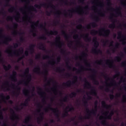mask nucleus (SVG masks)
<instances>
[{
  "label": "nucleus",
  "instance_id": "nucleus-49",
  "mask_svg": "<svg viewBox=\"0 0 126 126\" xmlns=\"http://www.w3.org/2000/svg\"><path fill=\"white\" fill-rule=\"evenodd\" d=\"M1 11H0V14L3 15L4 16H6V13L4 11V9L2 8Z\"/></svg>",
  "mask_w": 126,
  "mask_h": 126
},
{
  "label": "nucleus",
  "instance_id": "nucleus-20",
  "mask_svg": "<svg viewBox=\"0 0 126 126\" xmlns=\"http://www.w3.org/2000/svg\"><path fill=\"white\" fill-rule=\"evenodd\" d=\"M110 20H111L112 23L109 26V28H111L112 29H115L116 28V22H117V19H114L113 16L109 17Z\"/></svg>",
  "mask_w": 126,
  "mask_h": 126
},
{
  "label": "nucleus",
  "instance_id": "nucleus-16",
  "mask_svg": "<svg viewBox=\"0 0 126 126\" xmlns=\"http://www.w3.org/2000/svg\"><path fill=\"white\" fill-rule=\"evenodd\" d=\"M123 32H118V37L117 39L118 40H121L120 41L122 42V45L125 46V45H126V37L125 36H122Z\"/></svg>",
  "mask_w": 126,
  "mask_h": 126
},
{
  "label": "nucleus",
  "instance_id": "nucleus-31",
  "mask_svg": "<svg viewBox=\"0 0 126 126\" xmlns=\"http://www.w3.org/2000/svg\"><path fill=\"white\" fill-rule=\"evenodd\" d=\"M77 65L78 66H81L80 69L77 71V73H80L81 72L83 71V70H85V68L84 67V66L80 64V63H77Z\"/></svg>",
  "mask_w": 126,
  "mask_h": 126
},
{
  "label": "nucleus",
  "instance_id": "nucleus-44",
  "mask_svg": "<svg viewBox=\"0 0 126 126\" xmlns=\"http://www.w3.org/2000/svg\"><path fill=\"white\" fill-rule=\"evenodd\" d=\"M114 60L116 62H118V63H120V62L122 61V58L120 56H116L115 57Z\"/></svg>",
  "mask_w": 126,
  "mask_h": 126
},
{
  "label": "nucleus",
  "instance_id": "nucleus-39",
  "mask_svg": "<svg viewBox=\"0 0 126 126\" xmlns=\"http://www.w3.org/2000/svg\"><path fill=\"white\" fill-rule=\"evenodd\" d=\"M83 99L84 100H83L84 106L85 107H88V101L87 100V99H86V97H84Z\"/></svg>",
  "mask_w": 126,
  "mask_h": 126
},
{
  "label": "nucleus",
  "instance_id": "nucleus-30",
  "mask_svg": "<svg viewBox=\"0 0 126 126\" xmlns=\"http://www.w3.org/2000/svg\"><path fill=\"white\" fill-rule=\"evenodd\" d=\"M48 5L47 3H41L39 5L35 4L34 5V7L36 8H38V9H41L42 6H43L44 7H46Z\"/></svg>",
  "mask_w": 126,
  "mask_h": 126
},
{
  "label": "nucleus",
  "instance_id": "nucleus-8",
  "mask_svg": "<svg viewBox=\"0 0 126 126\" xmlns=\"http://www.w3.org/2000/svg\"><path fill=\"white\" fill-rule=\"evenodd\" d=\"M23 93L25 96L28 97V98L25 100L24 103H21L20 105L21 107H27L29 105V102L31 101V96L29 94V90L27 89H25L23 91Z\"/></svg>",
  "mask_w": 126,
  "mask_h": 126
},
{
  "label": "nucleus",
  "instance_id": "nucleus-37",
  "mask_svg": "<svg viewBox=\"0 0 126 126\" xmlns=\"http://www.w3.org/2000/svg\"><path fill=\"white\" fill-rule=\"evenodd\" d=\"M56 72H60V73H62L63 72V71H65V69L63 68L62 69H61V67H57L56 69Z\"/></svg>",
  "mask_w": 126,
  "mask_h": 126
},
{
  "label": "nucleus",
  "instance_id": "nucleus-43",
  "mask_svg": "<svg viewBox=\"0 0 126 126\" xmlns=\"http://www.w3.org/2000/svg\"><path fill=\"white\" fill-rule=\"evenodd\" d=\"M76 95H77V94L73 92L71 93L70 94H69V97L70 98H75V97H76Z\"/></svg>",
  "mask_w": 126,
  "mask_h": 126
},
{
  "label": "nucleus",
  "instance_id": "nucleus-22",
  "mask_svg": "<svg viewBox=\"0 0 126 126\" xmlns=\"http://www.w3.org/2000/svg\"><path fill=\"white\" fill-rule=\"evenodd\" d=\"M106 63L110 68H113L115 67L114 65V60H110L109 59H107L106 60Z\"/></svg>",
  "mask_w": 126,
  "mask_h": 126
},
{
  "label": "nucleus",
  "instance_id": "nucleus-58",
  "mask_svg": "<svg viewBox=\"0 0 126 126\" xmlns=\"http://www.w3.org/2000/svg\"><path fill=\"white\" fill-rule=\"evenodd\" d=\"M17 27H18V24L14 23L13 25V28L14 29H17Z\"/></svg>",
  "mask_w": 126,
  "mask_h": 126
},
{
  "label": "nucleus",
  "instance_id": "nucleus-45",
  "mask_svg": "<svg viewBox=\"0 0 126 126\" xmlns=\"http://www.w3.org/2000/svg\"><path fill=\"white\" fill-rule=\"evenodd\" d=\"M119 46H120V43H117L115 45V48L112 49L113 53H115L116 52V49H118L119 48Z\"/></svg>",
  "mask_w": 126,
  "mask_h": 126
},
{
  "label": "nucleus",
  "instance_id": "nucleus-24",
  "mask_svg": "<svg viewBox=\"0 0 126 126\" xmlns=\"http://www.w3.org/2000/svg\"><path fill=\"white\" fill-rule=\"evenodd\" d=\"M10 112L11 113H12V117H11V120H19V117L18 116V115L15 114V112H14V110H13V109H11Z\"/></svg>",
  "mask_w": 126,
  "mask_h": 126
},
{
  "label": "nucleus",
  "instance_id": "nucleus-23",
  "mask_svg": "<svg viewBox=\"0 0 126 126\" xmlns=\"http://www.w3.org/2000/svg\"><path fill=\"white\" fill-rule=\"evenodd\" d=\"M121 9L122 8H121V7H119L116 9H115V8H111L110 9H108L107 10H115V11H116V15H117V16H121V15H122V12L121 11Z\"/></svg>",
  "mask_w": 126,
  "mask_h": 126
},
{
  "label": "nucleus",
  "instance_id": "nucleus-7",
  "mask_svg": "<svg viewBox=\"0 0 126 126\" xmlns=\"http://www.w3.org/2000/svg\"><path fill=\"white\" fill-rule=\"evenodd\" d=\"M93 41L94 43V48H93L92 50V53H93V54H95V55H99V54H102V50H101V49H98V47H99V42L97 41V37H95L94 38Z\"/></svg>",
  "mask_w": 126,
  "mask_h": 126
},
{
  "label": "nucleus",
  "instance_id": "nucleus-4",
  "mask_svg": "<svg viewBox=\"0 0 126 126\" xmlns=\"http://www.w3.org/2000/svg\"><path fill=\"white\" fill-rule=\"evenodd\" d=\"M83 61L84 63H85L86 66H87L88 67H90L89 68H86V70H89L90 71H92L93 73L92 76H90V77L93 80L94 85H99V81L97 80L95 78V73H96V70H95V69L91 68V64L88 63L87 60L83 59Z\"/></svg>",
  "mask_w": 126,
  "mask_h": 126
},
{
  "label": "nucleus",
  "instance_id": "nucleus-29",
  "mask_svg": "<svg viewBox=\"0 0 126 126\" xmlns=\"http://www.w3.org/2000/svg\"><path fill=\"white\" fill-rule=\"evenodd\" d=\"M43 120H44V113L43 112H41L39 114V117L37 118V123L38 124H41V122H42Z\"/></svg>",
  "mask_w": 126,
  "mask_h": 126
},
{
  "label": "nucleus",
  "instance_id": "nucleus-25",
  "mask_svg": "<svg viewBox=\"0 0 126 126\" xmlns=\"http://www.w3.org/2000/svg\"><path fill=\"white\" fill-rule=\"evenodd\" d=\"M81 38H83L86 42H91V37H89V34L87 33L85 35H81Z\"/></svg>",
  "mask_w": 126,
  "mask_h": 126
},
{
  "label": "nucleus",
  "instance_id": "nucleus-48",
  "mask_svg": "<svg viewBox=\"0 0 126 126\" xmlns=\"http://www.w3.org/2000/svg\"><path fill=\"white\" fill-rule=\"evenodd\" d=\"M66 109L67 110H68L69 109V110H68L69 112H71V111H74V107L72 106H71V107H69V106H67L66 107Z\"/></svg>",
  "mask_w": 126,
  "mask_h": 126
},
{
  "label": "nucleus",
  "instance_id": "nucleus-62",
  "mask_svg": "<svg viewBox=\"0 0 126 126\" xmlns=\"http://www.w3.org/2000/svg\"><path fill=\"white\" fill-rule=\"evenodd\" d=\"M94 19L95 22H98V21H100V18H99V17H94Z\"/></svg>",
  "mask_w": 126,
  "mask_h": 126
},
{
  "label": "nucleus",
  "instance_id": "nucleus-12",
  "mask_svg": "<svg viewBox=\"0 0 126 126\" xmlns=\"http://www.w3.org/2000/svg\"><path fill=\"white\" fill-rule=\"evenodd\" d=\"M56 42H60V44H56V46L58 47L60 49H61L60 53L63 55H66V51L63 49H62V46L63 45V43L61 42V36H58L56 38Z\"/></svg>",
  "mask_w": 126,
  "mask_h": 126
},
{
  "label": "nucleus",
  "instance_id": "nucleus-15",
  "mask_svg": "<svg viewBox=\"0 0 126 126\" xmlns=\"http://www.w3.org/2000/svg\"><path fill=\"white\" fill-rule=\"evenodd\" d=\"M73 78L74 80L73 81L69 80L66 83H63V86H64V87H70L72 85H74L76 83L78 77L77 76H74Z\"/></svg>",
  "mask_w": 126,
  "mask_h": 126
},
{
  "label": "nucleus",
  "instance_id": "nucleus-27",
  "mask_svg": "<svg viewBox=\"0 0 126 126\" xmlns=\"http://www.w3.org/2000/svg\"><path fill=\"white\" fill-rule=\"evenodd\" d=\"M101 105L103 108H105V109H107V110H109L112 108V105H107L106 103V101H105L104 100L101 102Z\"/></svg>",
  "mask_w": 126,
  "mask_h": 126
},
{
  "label": "nucleus",
  "instance_id": "nucleus-57",
  "mask_svg": "<svg viewBox=\"0 0 126 126\" xmlns=\"http://www.w3.org/2000/svg\"><path fill=\"white\" fill-rule=\"evenodd\" d=\"M95 63H97V64H102L103 61L102 60L97 61L95 62Z\"/></svg>",
  "mask_w": 126,
  "mask_h": 126
},
{
  "label": "nucleus",
  "instance_id": "nucleus-52",
  "mask_svg": "<svg viewBox=\"0 0 126 126\" xmlns=\"http://www.w3.org/2000/svg\"><path fill=\"white\" fill-rule=\"evenodd\" d=\"M40 40H47V37L45 35H43L41 36L38 37Z\"/></svg>",
  "mask_w": 126,
  "mask_h": 126
},
{
  "label": "nucleus",
  "instance_id": "nucleus-34",
  "mask_svg": "<svg viewBox=\"0 0 126 126\" xmlns=\"http://www.w3.org/2000/svg\"><path fill=\"white\" fill-rule=\"evenodd\" d=\"M3 67L5 71H8V70L11 68V65L9 64L7 66H6L5 64H3Z\"/></svg>",
  "mask_w": 126,
  "mask_h": 126
},
{
  "label": "nucleus",
  "instance_id": "nucleus-11",
  "mask_svg": "<svg viewBox=\"0 0 126 126\" xmlns=\"http://www.w3.org/2000/svg\"><path fill=\"white\" fill-rule=\"evenodd\" d=\"M28 18L29 19L28 20V22H29V23H31L32 24L31 27L32 28V30L31 31V32L32 33V36L33 37H36L37 36V33L35 32V26H38L39 25V23L40 21H37L36 22H32V20H31V18H30V17L27 16Z\"/></svg>",
  "mask_w": 126,
  "mask_h": 126
},
{
  "label": "nucleus",
  "instance_id": "nucleus-53",
  "mask_svg": "<svg viewBox=\"0 0 126 126\" xmlns=\"http://www.w3.org/2000/svg\"><path fill=\"white\" fill-rule=\"evenodd\" d=\"M61 13H62V12H61L60 10H58L55 13V15H57V17H60Z\"/></svg>",
  "mask_w": 126,
  "mask_h": 126
},
{
  "label": "nucleus",
  "instance_id": "nucleus-61",
  "mask_svg": "<svg viewBox=\"0 0 126 126\" xmlns=\"http://www.w3.org/2000/svg\"><path fill=\"white\" fill-rule=\"evenodd\" d=\"M1 89H3V91H5V90H6V91H9V90H10L9 88H7L6 87H3V86H2Z\"/></svg>",
  "mask_w": 126,
  "mask_h": 126
},
{
  "label": "nucleus",
  "instance_id": "nucleus-56",
  "mask_svg": "<svg viewBox=\"0 0 126 126\" xmlns=\"http://www.w3.org/2000/svg\"><path fill=\"white\" fill-rule=\"evenodd\" d=\"M43 60H48L51 59V57L49 55H45L42 57Z\"/></svg>",
  "mask_w": 126,
  "mask_h": 126
},
{
  "label": "nucleus",
  "instance_id": "nucleus-19",
  "mask_svg": "<svg viewBox=\"0 0 126 126\" xmlns=\"http://www.w3.org/2000/svg\"><path fill=\"white\" fill-rule=\"evenodd\" d=\"M11 86H12L13 89H16L17 90L16 92H13V95H15V96H18L19 95V93H20V90H21V88L17 86H16L15 84H12Z\"/></svg>",
  "mask_w": 126,
  "mask_h": 126
},
{
  "label": "nucleus",
  "instance_id": "nucleus-6",
  "mask_svg": "<svg viewBox=\"0 0 126 126\" xmlns=\"http://www.w3.org/2000/svg\"><path fill=\"white\" fill-rule=\"evenodd\" d=\"M98 109V101L96 100L94 102V109H92V110H89L88 108H86L87 111V118L85 119H90L91 118V115L96 116L97 114V110Z\"/></svg>",
  "mask_w": 126,
  "mask_h": 126
},
{
  "label": "nucleus",
  "instance_id": "nucleus-46",
  "mask_svg": "<svg viewBox=\"0 0 126 126\" xmlns=\"http://www.w3.org/2000/svg\"><path fill=\"white\" fill-rule=\"evenodd\" d=\"M101 124L102 125V126H108V123H107V121H106L105 119L101 121Z\"/></svg>",
  "mask_w": 126,
  "mask_h": 126
},
{
  "label": "nucleus",
  "instance_id": "nucleus-60",
  "mask_svg": "<svg viewBox=\"0 0 126 126\" xmlns=\"http://www.w3.org/2000/svg\"><path fill=\"white\" fill-rule=\"evenodd\" d=\"M3 32V29H0V37L1 38H3L2 36L4 35H2V33Z\"/></svg>",
  "mask_w": 126,
  "mask_h": 126
},
{
  "label": "nucleus",
  "instance_id": "nucleus-13",
  "mask_svg": "<svg viewBox=\"0 0 126 126\" xmlns=\"http://www.w3.org/2000/svg\"><path fill=\"white\" fill-rule=\"evenodd\" d=\"M39 26L41 29H43L44 31H45V33H46V35H47L48 36H50L51 35H58V34L59 33L57 31H51L50 32H48V30H47V29L44 26V25L42 24L39 25Z\"/></svg>",
  "mask_w": 126,
  "mask_h": 126
},
{
  "label": "nucleus",
  "instance_id": "nucleus-9",
  "mask_svg": "<svg viewBox=\"0 0 126 126\" xmlns=\"http://www.w3.org/2000/svg\"><path fill=\"white\" fill-rule=\"evenodd\" d=\"M50 110L52 111L55 116L57 117V119H58V121H60L61 119H60L59 109H58L57 108H53V107H52V105L51 104H48V106L46 108H44V111L45 113H48Z\"/></svg>",
  "mask_w": 126,
  "mask_h": 126
},
{
  "label": "nucleus",
  "instance_id": "nucleus-42",
  "mask_svg": "<svg viewBox=\"0 0 126 126\" xmlns=\"http://www.w3.org/2000/svg\"><path fill=\"white\" fill-rule=\"evenodd\" d=\"M31 120V117L28 116L26 119L25 120L24 123V124H28L29 122H30V120Z\"/></svg>",
  "mask_w": 126,
  "mask_h": 126
},
{
  "label": "nucleus",
  "instance_id": "nucleus-36",
  "mask_svg": "<svg viewBox=\"0 0 126 126\" xmlns=\"http://www.w3.org/2000/svg\"><path fill=\"white\" fill-rule=\"evenodd\" d=\"M16 12L17 13V15L14 16V17L16 19V21H17V22H19V19L20 18V13H19V12L17 11H16Z\"/></svg>",
  "mask_w": 126,
  "mask_h": 126
},
{
  "label": "nucleus",
  "instance_id": "nucleus-33",
  "mask_svg": "<svg viewBox=\"0 0 126 126\" xmlns=\"http://www.w3.org/2000/svg\"><path fill=\"white\" fill-rule=\"evenodd\" d=\"M114 114H115V113L114 112V111H111L109 113V115L106 116L105 119L107 120H112V117L113 116Z\"/></svg>",
  "mask_w": 126,
  "mask_h": 126
},
{
  "label": "nucleus",
  "instance_id": "nucleus-2",
  "mask_svg": "<svg viewBox=\"0 0 126 126\" xmlns=\"http://www.w3.org/2000/svg\"><path fill=\"white\" fill-rule=\"evenodd\" d=\"M33 71L35 73H37V74H42L44 75L45 81H47V84H50L51 81H52L53 83H54V84H58V83H57L56 81L52 80V79H50L49 81H48V77H47V76H48V69H45L43 72H41V68H40V66H37L33 69Z\"/></svg>",
  "mask_w": 126,
  "mask_h": 126
},
{
  "label": "nucleus",
  "instance_id": "nucleus-47",
  "mask_svg": "<svg viewBox=\"0 0 126 126\" xmlns=\"http://www.w3.org/2000/svg\"><path fill=\"white\" fill-rule=\"evenodd\" d=\"M56 61H55L54 60H53L52 61L48 62V64H50L51 65H55V64H56Z\"/></svg>",
  "mask_w": 126,
  "mask_h": 126
},
{
  "label": "nucleus",
  "instance_id": "nucleus-38",
  "mask_svg": "<svg viewBox=\"0 0 126 126\" xmlns=\"http://www.w3.org/2000/svg\"><path fill=\"white\" fill-rule=\"evenodd\" d=\"M68 110L65 108V112L63 114H62V118H65V117H67L68 116Z\"/></svg>",
  "mask_w": 126,
  "mask_h": 126
},
{
  "label": "nucleus",
  "instance_id": "nucleus-21",
  "mask_svg": "<svg viewBox=\"0 0 126 126\" xmlns=\"http://www.w3.org/2000/svg\"><path fill=\"white\" fill-rule=\"evenodd\" d=\"M5 52L6 54H8L10 57H13V56H17V57H18V56H19V53L18 52L16 53V52H17V50L13 51L12 52H10L9 50L7 49Z\"/></svg>",
  "mask_w": 126,
  "mask_h": 126
},
{
  "label": "nucleus",
  "instance_id": "nucleus-40",
  "mask_svg": "<svg viewBox=\"0 0 126 126\" xmlns=\"http://www.w3.org/2000/svg\"><path fill=\"white\" fill-rule=\"evenodd\" d=\"M68 99V97L67 96V95H66V96L64 97L63 98L62 100H60L61 101V104L62 105H63V102H67V99Z\"/></svg>",
  "mask_w": 126,
  "mask_h": 126
},
{
  "label": "nucleus",
  "instance_id": "nucleus-51",
  "mask_svg": "<svg viewBox=\"0 0 126 126\" xmlns=\"http://www.w3.org/2000/svg\"><path fill=\"white\" fill-rule=\"evenodd\" d=\"M19 45H20V43L19 42L14 43L13 45V48L16 49V48H18V47H19Z\"/></svg>",
  "mask_w": 126,
  "mask_h": 126
},
{
  "label": "nucleus",
  "instance_id": "nucleus-35",
  "mask_svg": "<svg viewBox=\"0 0 126 126\" xmlns=\"http://www.w3.org/2000/svg\"><path fill=\"white\" fill-rule=\"evenodd\" d=\"M39 50H42V51H46V47H45V45H44L43 43H40L39 44Z\"/></svg>",
  "mask_w": 126,
  "mask_h": 126
},
{
  "label": "nucleus",
  "instance_id": "nucleus-59",
  "mask_svg": "<svg viewBox=\"0 0 126 126\" xmlns=\"http://www.w3.org/2000/svg\"><path fill=\"white\" fill-rule=\"evenodd\" d=\"M106 1H107V5L110 7L111 5H112L111 0H106Z\"/></svg>",
  "mask_w": 126,
  "mask_h": 126
},
{
  "label": "nucleus",
  "instance_id": "nucleus-18",
  "mask_svg": "<svg viewBox=\"0 0 126 126\" xmlns=\"http://www.w3.org/2000/svg\"><path fill=\"white\" fill-rule=\"evenodd\" d=\"M37 90H38L39 91H40L38 92L39 95H40L42 98H43V99H42V103H43V104H46V103H47V102L46 101V97L44 96V95H46V93L43 92V90L40 87H38Z\"/></svg>",
  "mask_w": 126,
  "mask_h": 126
},
{
  "label": "nucleus",
  "instance_id": "nucleus-28",
  "mask_svg": "<svg viewBox=\"0 0 126 126\" xmlns=\"http://www.w3.org/2000/svg\"><path fill=\"white\" fill-rule=\"evenodd\" d=\"M91 26H92V27H93V28H95V27H97V26H98V25H97V24L96 23L93 22V23H91L90 24L88 25L86 27V28L87 29H90V28H91Z\"/></svg>",
  "mask_w": 126,
  "mask_h": 126
},
{
  "label": "nucleus",
  "instance_id": "nucleus-10",
  "mask_svg": "<svg viewBox=\"0 0 126 126\" xmlns=\"http://www.w3.org/2000/svg\"><path fill=\"white\" fill-rule=\"evenodd\" d=\"M83 81H84L85 83L84 85V87H86V88H90L92 89V91L91 92V94L92 95H94V96H97V92H96V90H95V88L94 87H92L91 85V84L87 80V79L86 78H85Z\"/></svg>",
  "mask_w": 126,
  "mask_h": 126
},
{
  "label": "nucleus",
  "instance_id": "nucleus-3",
  "mask_svg": "<svg viewBox=\"0 0 126 126\" xmlns=\"http://www.w3.org/2000/svg\"><path fill=\"white\" fill-rule=\"evenodd\" d=\"M98 33L100 36H103V37H109L110 33H111V31H110L109 29L106 30L105 28H103L101 30H99L98 32V31H96L95 30H93L91 32V34L93 35V36L97 35Z\"/></svg>",
  "mask_w": 126,
  "mask_h": 126
},
{
  "label": "nucleus",
  "instance_id": "nucleus-63",
  "mask_svg": "<svg viewBox=\"0 0 126 126\" xmlns=\"http://www.w3.org/2000/svg\"><path fill=\"white\" fill-rule=\"evenodd\" d=\"M125 0V2H124V0H121V4L124 6H126V0Z\"/></svg>",
  "mask_w": 126,
  "mask_h": 126
},
{
  "label": "nucleus",
  "instance_id": "nucleus-14",
  "mask_svg": "<svg viewBox=\"0 0 126 126\" xmlns=\"http://www.w3.org/2000/svg\"><path fill=\"white\" fill-rule=\"evenodd\" d=\"M79 7H80V6H79L78 7H77L75 10H74V9H72V10H68V11H69V12H70L68 15L69 17H70V18L72 17L73 15L72 13H78V14H79L80 15H82V14H87V12H80L78 10V8H79Z\"/></svg>",
  "mask_w": 126,
  "mask_h": 126
},
{
  "label": "nucleus",
  "instance_id": "nucleus-1",
  "mask_svg": "<svg viewBox=\"0 0 126 126\" xmlns=\"http://www.w3.org/2000/svg\"><path fill=\"white\" fill-rule=\"evenodd\" d=\"M116 74L114 76H113V79L110 78L109 77H108V76L106 75L105 74V73L104 72H101V75L102 76H104L105 79H108V80H111L112 82L111 83V85L113 86H118V85H120L122 83V82H126V78H124V77H121L120 78V81L118 83H117L116 82V81H115V78H117L118 76H119L120 74L121 73H120V71L119 70H116Z\"/></svg>",
  "mask_w": 126,
  "mask_h": 126
},
{
  "label": "nucleus",
  "instance_id": "nucleus-26",
  "mask_svg": "<svg viewBox=\"0 0 126 126\" xmlns=\"http://www.w3.org/2000/svg\"><path fill=\"white\" fill-rule=\"evenodd\" d=\"M17 73L15 71L12 72V75L10 76V78L12 81H17V78H16V75Z\"/></svg>",
  "mask_w": 126,
  "mask_h": 126
},
{
  "label": "nucleus",
  "instance_id": "nucleus-55",
  "mask_svg": "<svg viewBox=\"0 0 126 126\" xmlns=\"http://www.w3.org/2000/svg\"><path fill=\"white\" fill-rule=\"evenodd\" d=\"M14 10H15V7L13 6H12L11 8L8 10L9 12H13V11H14Z\"/></svg>",
  "mask_w": 126,
  "mask_h": 126
},
{
  "label": "nucleus",
  "instance_id": "nucleus-50",
  "mask_svg": "<svg viewBox=\"0 0 126 126\" xmlns=\"http://www.w3.org/2000/svg\"><path fill=\"white\" fill-rule=\"evenodd\" d=\"M0 63H4V60L1 57V52L0 51Z\"/></svg>",
  "mask_w": 126,
  "mask_h": 126
},
{
  "label": "nucleus",
  "instance_id": "nucleus-17",
  "mask_svg": "<svg viewBox=\"0 0 126 126\" xmlns=\"http://www.w3.org/2000/svg\"><path fill=\"white\" fill-rule=\"evenodd\" d=\"M3 38H4L5 40H2L0 44H4L5 45H8L9 42L12 41V38L11 37L8 36H6L5 35H2Z\"/></svg>",
  "mask_w": 126,
  "mask_h": 126
},
{
  "label": "nucleus",
  "instance_id": "nucleus-32",
  "mask_svg": "<svg viewBox=\"0 0 126 126\" xmlns=\"http://www.w3.org/2000/svg\"><path fill=\"white\" fill-rule=\"evenodd\" d=\"M62 34L63 36H64V38L66 39V40H68V39H69V35L66 33L65 31L63 30L62 31Z\"/></svg>",
  "mask_w": 126,
  "mask_h": 126
},
{
  "label": "nucleus",
  "instance_id": "nucleus-64",
  "mask_svg": "<svg viewBox=\"0 0 126 126\" xmlns=\"http://www.w3.org/2000/svg\"><path fill=\"white\" fill-rule=\"evenodd\" d=\"M5 6H9V0H5Z\"/></svg>",
  "mask_w": 126,
  "mask_h": 126
},
{
  "label": "nucleus",
  "instance_id": "nucleus-41",
  "mask_svg": "<svg viewBox=\"0 0 126 126\" xmlns=\"http://www.w3.org/2000/svg\"><path fill=\"white\" fill-rule=\"evenodd\" d=\"M66 66L67 67V68H68V69L70 70L71 69V66H70V65H69L68 64V63L69 62V58H67L66 59Z\"/></svg>",
  "mask_w": 126,
  "mask_h": 126
},
{
  "label": "nucleus",
  "instance_id": "nucleus-54",
  "mask_svg": "<svg viewBox=\"0 0 126 126\" xmlns=\"http://www.w3.org/2000/svg\"><path fill=\"white\" fill-rule=\"evenodd\" d=\"M47 7H51L52 8H53L54 9H55V8H56V6H55L54 4L50 3L48 4Z\"/></svg>",
  "mask_w": 126,
  "mask_h": 126
},
{
  "label": "nucleus",
  "instance_id": "nucleus-5",
  "mask_svg": "<svg viewBox=\"0 0 126 126\" xmlns=\"http://www.w3.org/2000/svg\"><path fill=\"white\" fill-rule=\"evenodd\" d=\"M29 71H30V69L29 68V67L26 68L24 72V77L27 76V79L26 81L23 80L19 82V84H24L25 86H28L29 82H30V81H31V80L32 79V75L31 74H29Z\"/></svg>",
  "mask_w": 126,
  "mask_h": 126
}]
</instances>
